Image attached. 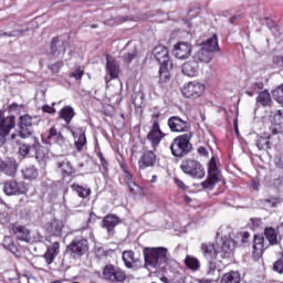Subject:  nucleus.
Wrapping results in <instances>:
<instances>
[{
    "mask_svg": "<svg viewBox=\"0 0 283 283\" xmlns=\"http://www.w3.org/2000/svg\"><path fill=\"white\" fill-rule=\"evenodd\" d=\"M145 266L154 273L163 271L169 262V250L167 248H145L144 249Z\"/></svg>",
    "mask_w": 283,
    "mask_h": 283,
    "instance_id": "nucleus-1",
    "label": "nucleus"
},
{
    "mask_svg": "<svg viewBox=\"0 0 283 283\" xmlns=\"http://www.w3.org/2000/svg\"><path fill=\"white\" fill-rule=\"evenodd\" d=\"M137 55H138V53H136V51H133L130 53H126L123 56L124 62L125 63H132Z\"/></svg>",
    "mask_w": 283,
    "mask_h": 283,
    "instance_id": "nucleus-54",
    "label": "nucleus"
},
{
    "mask_svg": "<svg viewBox=\"0 0 283 283\" xmlns=\"http://www.w3.org/2000/svg\"><path fill=\"white\" fill-rule=\"evenodd\" d=\"M266 249H269V244H265L264 237L255 234L253 241V255L261 258Z\"/></svg>",
    "mask_w": 283,
    "mask_h": 283,
    "instance_id": "nucleus-22",
    "label": "nucleus"
},
{
    "mask_svg": "<svg viewBox=\"0 0 283 283\" xmlns=\"http://www.w3.org/2000/svg\"><path fill=\"white\" fill-rule=\"evenodd\" d=\"M127 21H134L133 15H118L116 18H109L104 20V25H120V23H125Z\"/></svg>",
    "mask_w": 283,
    "mask_h": 283,
    "instance_id": "nucleus-32",
    "label": "nucleus"
},
{
    "mask_svg": "<svg viewBox=\"0 0 283 283\" xmlns=\"http://www.w3.org/2000/svg\"><path fill=\"white\" fill-rule=\"evenodd\" d=\"M283 109L276 111L273 114L272 125L270 127L271 135L268 136V140H283Z\"/></svg>",
    "mask_w": 283,
    "mask_h": 283,
    "instance_id": "nucleus-8",
    "label": "nucleus"
},
{
    "mask_svg": "<svg viewBox=\"0 0 283 283\" xmlns=\"http://www.w3.org/2000/svg\"><path fill=\"white\" fill-rule=\"evenodd\" d=\"M170 149L172 156L176 158H182V156L190 154L191 149H193V146L191 143H172Z\"/></svg>",
    "mask_w": 283,
    "mask_h": 283,
    "instance_id": "nucleus-17",
    "label": "nucleus"
},
{
    "mask_svg": "<svg viewBox=\"0 0 283 283\" xmlns=\"http://www.w3.org/2000/svg\"><path fill=\"white\" fill-rule=\"evenodd\" d=\"M106 72L109 76V78H107V76L105 77L106 83H109V81L114 78H118V74H120L118 62L109 59V55H106Z\"/></svg>",
    "mask_w": 283,
    "mask_h": 283,
    "instance_id": "nucleus-18",
    "label": "nucleus"
},
{
    "mask_svg": "<svg viewBox=\"0 0 283 283\" xmlns=\"http://www.w3.org/2000/svg\"><path fill=\"white\" fill-rule=\"evenodd\" d=\"M252 188L253 189H260V184L258 181H253Z\"/></svg>",
    "mask_w": 283,
    "mask_h": 283,
    "instance_id": "nucleus-63",
    "label": "nucleus"
},
{
    "mask_svg": "<svg viewBox=\"0 0 283 283\" xmlns=\"http://www.w3.org/2000/svg\"><path fill=\"white\" fill-rule=\"evenodd\" d=\"M174 181L177 185V187H179V189H182L184 191L188 189V187L185 185V182H182V180L175 178Z\"/></svg>",
    "mask_w": 283,
    "mask_h": 283,
    "instance_id": "nucleus-57",
    "label": "nucleus"
},
{
    "mask_svg": "<svg viewBox=\"0 0 283 283\" xmlns=\"http://www.w3.org/2000/svg\"><path fill=\"white\" fill-rule=\"evenodd\" d=\"M123 262L127 269H133L138 260L134 256V251L129 250L123 252Z\"/></svg>",
    "mask_w": 283,
    "mask_h": 283,
    "instance_id": "nucleus-35",
    "label": "nucleus"
},
{
    "mask_svg": "<svg viewBox=\"0 0 283 283\" xmlns=\"http://www.w3.org/2000/svg\"><path fill=\"white\" fill-rule=\"evenodd\" d=\"M153 54L157 62H159L160 65H170L171 62L169 61V51L165 45H158L153 50Z\"/></svg>",
    "mask_w": 283,
    "mask_h": 283,
    "instance_id": "nucleus-19",
    "label": "nucleus"
},
{
    "mask_svg": "<svg viewBox=\"0 0 283 283\" xmlns=\"http://www.w3.org/2000/svg\"><path fill=\"white\" fill-rule=\"evenodd\" d=\"M192 136H193V134H191V133H185L182 135L177 136L174 139V143H190Z\"/></svg>",
    "mask_w": 283,
    "mask_h": 283,
    "instance_id": "nucleus-47",
    "label": "nucleus"
},
{
    "mask_svg": "<svg viewBox=\"0 0 283 283\" xmlns=\"http://www.w3.org/2000/svg\"><path fill=\"white\" fill-rule=\"evenodd\" d=\"M207 272L206 275H216V271H218V265L216 264V259L207 260Z\"/></svg>",
    "mask_w": 283,
    "mask_h": 283,
    "instance_id": "nucleus-45",
    "label": "nucleus"
},
{
    "mask_svg": "<svg viewBox=\"0 0 283 283\" xmlns=\"http://www.w3.org/2000/svg\"><path fill=\"white\" fill-rule=\"evenodd\" d=\"M128 189L134 196H145V190L136 185V182L128 181Z\"/></svg>",
    "mask_w": 283,
    "mask_h": 283,
    "instance_id": "nucleus-44",
    "label": "nucleus"
},
{
    "mask_svg": "<svg viewBox=\"0 0 283 283\" xmlns=\"http://www.w3.org/2000/svg\"><path fill=\"white\" fill-rule=\"evenodd\" d=\"M102 280L113 283H124L127 280V273L114 264H107L103 269Z\"/></svg>",
    "mask_w": 283,
    "mask_h": 283,
    "instance_id": "nucleus-5",
    "label": "nucleus"
},
{
    "mask_svg": "<svg viewBox=\"0 0 283 283\" xmlns=\"http://www.w3.org/2000/svg\"><path fill=\"white\" fill-rule=\"evenodd\" d=\"M261 90H264V84L262 82H254L249 90L245 91V94H248V96H255V94H260Z\"/></svg>",
    "mask_w": 283,
    "mask_h": 283,
    "instance_id": "nucleus-38",
    "label": "nucleus"
},
{
    "mask_svg": "<svg viewBox=\"0 0 283 283\" xmlns=\"http://www.w3.org/2000/svg\"><path fill=\"white\" fill-rule=\"evenodd\" d=\"M31 151H33V148H31L30 145H28V144H20L19 156H21V158H25V156L31 154Z\"/></svg>",
    "mask_w": 283,
    "mask_h": 283,
    "instance_id": "nucleus-46",
    "label": "nucleus"
},
{
    "mask_svg": "<svg viewBox=\"0 0 283 283\" xmlns=\"http://www.w3.org/2000/svg\"><path fill=\"white\" fill-rule=\"evenodd\" d=\"M18 165L14 159H9L7 161H2V168L0 171H3L7 176H14L17 174Z\"/></svg>",
    "mask_w": 283,
    "mask_h": 283,
    "instance_id": "nucleus-31",
    "label": "nucleus"
},
{
    "mask_svg": "<svg viewBox=\"0 0 283 283\" xmlns=\"http://www.w3.org/2000/svg\"><path fill=\"white\" fill-rule=\"evenodd\" d=\"M181 72L182 74H185V76H189V78H193L198 76L200 72V65H198V62L192 59L184 63Z\"/></svg>",
    "mask_w": 283,
    "mask_h": 283,
    "instance_id": "nucleus-20",
    "label": "nucleus"
},
{
    "mask_svg": "<svg viewBox=\"0 0 283 283\" xmlns=\"http://www.w3.org/2000/svg\"><path fill=\"white\" fill-rule=\"evenodd\" d=\"M76 116V113L74 112V108L72 106H64L59 112V118L62 120H65L66 125H70L72 123V118Z\"/></svg>",
    "mask_w": 283,
    "mask_h": 283,
    "instance_id": "nucleus-28",
    "label": "nucleus"
},
{
    "mask_svg": "<svg viewBox=\"0 0 283 283\" xmlns=\"http://www.w3.org/2000/svg\"><path fill=\"white\" fill-rule=\"evenodd\" d=\"M42 112H45L46 114H56V108L50 105H45L42 107Z\"/></svg>",
    "mask_w": 283,
    "mask_h": 283,
    "instance_id": "nucleus-55",
    "label": "nucleus"
},
{
    "mask_svg": "<svg viewBox=\"0 0 283 283\" xmlns=\"http://www.w3.org/2000/svg\"><path fill=\"white\" fill-rule=\"evenodd\" d=\"M22 175L25 180H36L39 171L34 167H29L22 171Z\"/></svg>",
    "mask_w": 283,
    "mask_h": 283,
    "instance_id": "nucleus-39",
    "label": "nucleus"
},
{
    "mask_svg": "<svg viewBox=\"0 0 283 283\" xmlns=\"http://www.w3.org/2000/svg\"><path fill=\"white\" fill-rule=\"evenodd\" d=\"M264 235L271 247L280 244V239L277 238V229L268 227L264 229Z\"/></svg>",
    "mask_w": 283,
    "mask_h": 283,
    "instance_id": "nucleus-29",
    "label": "nucleus"
},
{
    "mask_svg": "<svg viewBox=\"0 0 283 283\" xmlns=\"http://www.w3.org/2000/svg\"><path fill=\"white\" fill-rule=\"evenodd\" d=\"M71 134L74 138V143H87V137H85V128L74 127L71 129Z\"/></svg>",
    "mask_w": 283,
    "mask_h": 283,
    "instance_id": "nucleus-34",
    "label": "nucleus"
},
{
    "mask_svg": "<svg viewBox=\"0 0 283 283\" xmlns=\"http://www.w3.org/2000/svg\"><path fill=\"white\" fill-rule=\"evenodd\" d=\"M24 32H30V29H24V30H13L10 33L4 32L2 36H23Z\"/></svg>",
    "mask_w": 283,
    "mask_h": 283,
    "instance_id": "nucleus-51",
    "label": "nucleus"
},
{
    "mask_svg": "<svg viewBox=\"0 0 283 283\" xmlns=\"http://www.w3.org/2000/svg\"><path fill=\"white\" fill-rule=\"evenodd\" d=\"M205 92V85L200 82H189L182 88L186 98H200Z\"/></svg>",
    "mask_w": 283,
    "mask_h": 283,
    "instance_id": "nucleus-11",
    "label": "nucleus"
},
{
    "mask_svg": "<svg viewBox=\"0 0 283 283\" xmlns=\"http://www.w3.org/2000/svg\"><path fill=\"white\" fill-rule=\"evenodd\" d=\"M270 30L272 32V34H274V36H280L282 33L280 32V29H277V24H274L271 27L270 25Z\"/></svg>",
    "mask_w": 283,
    "mask_h": 283,
    "instance_id": "nucleus-58",
    "label": "nucleus"
},
{
    "mask_svg": "<svg viewBox=\"0 0 283 283\" xmlns=\"http://www.w3.org/2000/svg\"><path fill=\"white\" fill-rule=\"evenodd\" d=\"M242 275L238 271H230L222 275L220 283H240Z\"/></svg>",
    "mask_w": 283,
    "mask_h": 283,
    "instance_id": "nucleus-30",
    "label": "nucleus"
},
{
    "mask_svg": "<svg viewBox=\"0 0 283 283\" xmlns=\"http://www.w3.org/2000/svg\"><path fill=\"white\" fill-rule=\"evenodd\" d=\"M153 127L148 133L147 138L148 140H150V143H160V140L165 138V134L163 133V130H160V120L158 119L160 118V113H155L153 115Z\"/></svg>",
    "mask_w": 283,
    "mask_h": 283,
    "instance_id": "nucleus-12",
    "label": "nucleus"
},
{
    "mask_svg": "<svg viewBox=\"0 0 283 283\" xmlns=\"http://www.w3.org/2000/svg\"><path fill=\"white\" fill-rule=\"evenodd\" d=\"M255 147H258V149L262 150L264 149V147H269V143L264 144V143H256Z\"/></svg>",
    "mask_w": 283,
    "mask_h": 283,
    "instance_id": "nucleus-61",
    "label": "nucleus"
},
{
    "mask_svg": "<svg viewBox=\"0 0 283 283\" xmlns=\"http://www.w3.org/2000/svg\"><path fill=\"white\" fill-rule=\"evenodd\" d=\"M3 247L8 251H11L15 258H21V251H19V248L12 242V238L6 237L3 240Z\"/></svg>",
    "mask_w": 283,
    "mask_h": 283,
    "instance_id": "nucleus-36",
    "label": "nucleus"
},
{
    "mask_svg": "<svg viewBox=\"0 0 283 283\" xmlns=\"http://www.w3.org/2000/svg\"><path fill=\"white\" fill-rule=\"evenodd\" d=\"M57 169L61 170L62 176H72L74 174V167L72 166V163L67 159H59L56 161Z\"/></svg>",
    "mask_w": 283,
    "mask_h": 283,
    "instance_id": "nucleus-26",
    "label": "nucleus"
},
{
    "mask_svg": "<svg viewBox=\"0 0 283 283\" xmlns=\"http://www.w3.org/2000/svg\"><path fill=\"white\" fill-rule=\"evenodd\" d=\"M90 245L85 238L77 237L71 241V243L66 247L67 255H71L73 260H78V258H83L85 253L88 251Z\"/></svg>",
    "mask_w": 283,
    "mask_h": 283,
    "instance_id": "nucleus-4",
    "label": "nucleus"
},
{
    "mask_svg": "<svg viewBox=\"0 0 283 283\" xmlns=\"http://www.w3.org/2000/svg\"><path fill=\"white\" fill-rule=\"evenodd\" d=\"M168 127L170 132H189V129H191L189 122L178 116H172L168 119Z\"/></svg>",
    "mask_w": 283,
    "mask_h": 283,
    "instance_id": "nucleus-16",
    "label": "nucleus"
},
{
    "mask_svg": "<svg viewBox=\"0 0 283 283\" xmlns=\"http://www.w3.org/2000/svg\"><path fill=\"white\" fill-rule=\"evenodd\" d=\"M50 49H51L52 56H57L60 59H63L67 50V42L59 39V36H55L51 41Z\"/></svg>",
    "mask_w": 283,
    "mask_h": 283,
    "instance_id": "nucleus-15",
    "label": "nucleus"
},
{
    "mask_svg": "<svg viewBox=\"0 0 283 283\" xmlns=\"http://www.w3.org/2000/svg\"><path fill=\"white\" fill-rule=\"evenodd\" d=\"M72 189L76 191L80 198H83V199L88 198V196L92 193V189L84 188L83 186H78V185H73Z\"/></svg>",
    "mask_w": 283,
    "mask_h": 283,
    "instance_id": "nucleus-41",
    "label": "nucleus"
},
{
    "mask_svg": "<svg viewBox=\"0 0 283 283\" xmlns=\"http://www.w3.org/2000/svg\"><path fill=\"white\" fill-rule=\"evenodd\" d=\"M237 238L241 243L249 244V238H251V234H249V232H239Z\"/></svg>",
    "mask_w": 283,
    "mask_h": 283,
    "instance_id": "nucleus-52",
    "label": "nucleus"
},
{
    "mask_svg": "<svg viewBox=\"0 0 283 283\" xmlns=\"http://www.w3.org/2000/svg\"><path fill=\"white\" fill-rule=\"evenodd\" d=\"M185 264L190 271H198L200 269V261L191 255L186 256Z\"/></svg>",
    "mask_w": 283,
    "mask_h": 283,
    "instance_id": "nucleus-37",
    "label": "nucleus"
},
{
    "mask_svg": "<svg viewBox=\"0 0 283 283\" xmlns=\"http://www.w3.org/2000/svg\"><path fill=\"white\" fill-rule=\"evenodd\" d=\"M59 253H61V243L59 241H54L51 245L48 247L46 252L43 255L46 264H52Z\"/></svg>",
    "mask_w": 283,
    "mask_h": 283,
    "instance_id": "nucleus-21",
    "label": "nucleus"
},
{
    "mask_svg": "<svg viewBox=\"0 0 283 283\" xmlns=\"http://www.w3.org/2000/svg\"><path fill=\"white\" fill-rule=\"evenodd\" d=\"M170 78L169 65H160L159 67V83H168Z\"/></svg>",
    "mask_w": 283,
    "mask_h": 283,
    "instance_id": "nucleus-40",
    "label": "nucleus"
},
{
    "mask_svg": "<svg viewBox=\"0 0 283 283\" xmlns=\"http://www.w3.org/2000/svg\"><path fill=\"white\" fill-rule=\"evenodd\" d=\"M180 169L187 176H191V178H205V168L198 160L186 159L181 163Z\"/></svg>",
    "mask_w": 283,
    "mask_h": 283,
    "instance_id": "nucleus-6",
    "label": "nucleus"
},
{
    "mask_svg": "<svg viewBox=\"0 0 283 283\" xmlns=\"http://www.w3.org/2000/svg\"><path fill=\"white\" fill-rule=\"evenodd\" d=\"M83 74H85V71L78 67L76 71L70 73V77L75 78V81H81V78H83Z\"/></svg>",
    "mask_w": 283,
    "mask_h": 283,
    "instance_id": "nucleus-53",
    "label": "nucleus"
},
{
    "mask_svg": "<svg viewBox=\"0 0 283 283\" xmlns=\"http://www.w3.org/2000/svg\"><path fill=\"white\" fill-rule=\"evenodd\" d=\"M11 230L13 231L17 240H20L21 242H30V240H32L30 237V230L24 226H12Z\"/></svg>",
    "mask_w": 283,
    "mask_h": 283,
    "instance_id": "nucleus-23",
    "label": "nucleus"
},
{
    "mask_svg": "<svg viewBox=\"0 0 283 283\" xmlns=\"http://www.w3.org/2000/svg\"><path fill=\"white\" fill-rule=\"evenodd\" d=\"M172 54L176 59L185 61L191 56V43L189 42H179L174 45Z\"/></svg>",
    "mask_w": 283,
    "mask_h": 283,
    "instance_id": "nucleus-14",
    "label": "nucleus"
},
{
    "mask_svg": "<svg viewBox=\"0 0 283 283\" xmlns=\"http://www.w3.org/2000/svg\"><path fill=\"white\" fill-rule=\"evenodd\" d=\"M197 282H198V283H211V280H205V279H202V280H198Z\"/></svg>",
    "mask_w": 283,
    "mask_h": 283,
    "instance_id": "nucleus-64",
    "label": "nucleus"
},
{
    "mask_svg": "<svg viewBox=\"0 0 283 283\" xmlns=\"http://www.w3.org/2000/svg\"><path fill=\"white\" fill-rule=\"evenodd\" d=\"M201 251L206 260H216L220 258H230L233 251V241L231 239H219L216 243H202Z\"/></svg>",
    "mask_w": 283,
    "mask_h": 283,
    "instance_id": "nucleus-2",
    "label": "nucleus"
},
{
    "mask_svg": "<svg viewBox=\"0 0 283 283\" xmlns=\"http://www.w3.org/2000/svg\"><path fill=\"white\" fill-rule=\"evenodd\" d=\"M198 154H200V156H208L209 151H207V148L201 146L198 148Z\"/></svg>",
    "mask_w": 283,
    "mask_h": 283,
    "instance_id": "nucleus-59",
    "label": "nucleus"
},
{
    "mask_svg": "<svg viewBox=\"0 0 283 283\" xmlns=\"http://www.w3.org/2000/svg\"><path fill=\"white\" fill-rule=\"evenodd\" d=\"M273 271H275V273H280V275H282V273H283V253H281V258L276 262H274Z\"/></svg>",
    "mask_w": 283,
    "mask_h": 283,
    "instance_id": "nucleus-50",
    "label": "nucleus"
},
{
    "mask_svg": "<svg viewBox=\"0 0 283 283\" xmlns=\"http://www.w3.org/2000/svg\"><path fill=\"white\" fill-rule=\"evenodd\" d=\"M256 103L262 105V107H271L273 99H271V94L269 91L260 92L259 96L256 97Z\"/></svg>",
    "mask_w": 283,
    "mask_h": 283,
    "instance_id": "nucleus-33",
    "label": "nucleus"
},
{
    "mask_svg": "<svg viewBox=\"0 0 283 283\" xmlns=\"http://www.w3.org/2000/svg\"><path fill=\"white\" fill-rule=\"evenodd\" d=\"M117 224H120V219L114 214H108L103 219V227L107 229L108 233H112Z\"/></svg>",
    "mask_w": 283,
    "mask_h": 283,
    "instance_id": "nucleus-27",
    "label": "nucleus"
},
{
    "mask_svg": "<svg viewBox=\"0 0 283 283\" xmlns=\"http://www.w3.org/2000/svg\"><path fill=\"white\" fill-rule=\"evenodd\" d=\"M48 140H53V143H63V135H61L56 128H51L48 135Z\"/></svg>",
    "mask_w": 283,
    "mask_h": 283,
    "instance_id": "nucleus-43",
    "label": "nucleus"
},
{
    "mask_svg": "<svg viewBox=\"0 0 283 283\" xmlns=\"http://www.w3.org/2000/svg\"><path fill=\"white\" fill-rule=\"evenodd\" d=\"M101 160V165L103 167V169L107 170V160H105V157H103Z\"/></svg>",
    "mask_w": 283,
    "mask_h": 283,
    "instance_id": "nucleus-62",
    "label": "nucleus"
},
{
    "mask_svg": "<svg viewBox=\"0 0 283 283\" xmlns=\"http://www.w3.org/2000/svg\"><path fill=\"white\" fill-rule=\"evenodd\" d=\"M33 151L38 163H43V160H45V150H43V146H41V144H34Z\"/></svg>",
    "mask_w": 283,
    "mask_h": 283,
    "instance_id": "nucleus-42",
    "label": "nucleus"
},
{
    "mask_svg": "<svg viewBox=\"0 0 283 283\" xmlns=\"http://www.w3.org/2000/svg\"><path fill=\"white\" fill-rule=\"evenodd\" d=\"M261 202H262L263 207L273 208V207H277V203L280 202V200L277 198L272 197V198H269V199H263V200H261Z\"/></svg>",
    "mask_w": 283,
    "mask_h": 283,
    "instance_id": "nucleus-49",
    "label": "nucleus"
},
{
    "mask_svg": "<svg viewBox=\"0 0 283 283\" xmlns=\"http://www.w3.org/2000/svg\"><path fill=\"white\" fill-rule=\"evenodd\" d=\"M156 165V155L149 150L145 153L138 160L139 169H147V167H154Z\"/></svg>",
    "mask_w": 283,
    "mask_h": 283,
    "instance_id": "nucleus-24",
    "label": "nucleus"
},
{
    "mask_svg": "<svg viewBox=\"0 0 283 283\" xmlns=\"http://www.w3.org/2000/svg\"><path fill=\"white\" fill-rule=\"evenodd\" d=\"M272 96L277 103H283V84L272 92Z\"/></svg>",
    "mask_w": 283,
    "mask_h": 283,
    "instance_id": "nucleus-48",
    "label": "nucleus"
},
{
    "mask_svg": "<svg viewBox=\"0 0 283 283\" xmlns=\"http://www.w3.org/2000/svg\"><path fill=\"white\" fill-rule=\"evenodd\" d=\"M74 147L77 149V151H81L85 147V143H75Z\"/></svg>",
    "mask_w": 283,
    "mask_h": 283,
    "instance_id": "nucleus-60",
    "label": "nucleus"
},
{
    "mask_svg": "<svg viewBox=\"0 0 283 283\" xmlns=\"http://www.w3.org/2000/svg\"><path fill=\"white\" fill-rule=\"evenodd\" d=\"M3 191L7 196H21L28 193V186H25V182L9 180L4 182Z\"/></svg>",
    "mask_w": 283,
    "mask_h": 283,
    "instance_id": "nucleus-10",
    "label": "nucleus"
},
{
    "mask_svg": "<svg viewBox=\"0 0 283 283\" xmlns=\"http://www.w3.org/2000/svg\"><path fill=\"white\" fill-rule=\"evenodd\" d=\"M273 63H275V65H279L280 67H283V56L282 55H275L273 57Z\"/></svg>",
    "mask_w": 283,
    "mask_h": 283,
    "instance_id": "nucleus-56",
    "label": "nucleus"
},
{
    "mask_svg": "<svg viewBox=\"0 0 283 283\" xmlns=\"http://www.w3.org/2000/svg\"><path fill=\"white\" fill-rule=\"evenodd\" d=\"M220 182V170H218V164L216 163V157H212L208 164V177L201 184L203 189H213L216 185Z\"/></svg>",
    "mask_w": 283,
    "mask_h": 283,
    "instance_id": "nucleus-7",
    "label": "nucleus"
},
{
    "mask_svg": "<svg viewBox=\"0 0 283 283\" xmlns=\"http://www.w3.org/2000/svg\"><path fill=\"white\" fill-rule=\"evenodd\" d=\"M14 116H3V112L0 111V143H6L10 134V129L14 128Z\"/></svg>",
    "mask_w": 283,
    "mask_h": 283,
    "instance_id": "nucleus-9",
    "label": "nucleus"
},
{
    "mask_svg": "<svg viewBox=\"0 0 283 283\" xmlns=\"http://www.w3.org/2000/svg\"><path fill=\"white\" fill-rule=\"evenodd\" d=\"M46 231L51 235L60 237L63 233V221L53 219L48 222Z\"/></svg>",
    "mask_w": 283,
    "mask_h": 283,
    "instance_id": "nucleus-25",
    "label": "nucleus"
},
{
    "mask_svg": "<svg viewBox=\"0 0 283 283\" xmlns=\"http://www.w3.org/2000/svg\"><path fill=\"white\" fill-rule=\"evenodd\" d=\"M34 125V122L32 119V116L30 115H23L20 116L18 127L20 128L19 136L20 138H30L32 136V126Z\"/></svg>",
    "mask_w": 283,
    "mask_h": 283,
    "instance_id": "nucleus-13",
    "label": "nucleus"
},
{
    "mask_svg": "<svg viewBox=\"0 0 283 283\" xmlns=\"http://www.w3.org/2000/svg\"><path fill=\"white\" fill-rule=\"evenodd\" d=\"M216 52H220V45L218 44V35L213 34L211 38L201 42V49L195 53L192 59L197 63H211Z\"/></svg>",
    "mask_w": 283,
    "mask_h": 283,
    "instance_id": "nucleus-3",
    "label": "nucleus"
}]
</instances>
